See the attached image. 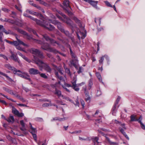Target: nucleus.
<instances>
[{
    "label": "nucleus",
    "mask_w": 145,
    "mask_h": 145,
    "mask_svg": "<svg viewBox=\"0 0 145 145\" xmlns=\"http://www.w3.org/2000/svg\"><path fill=\"white\" fill-rule=\"evenodd\" d=\"M30 52L31 53L33 56V60L36 64L37 62H39V60H40L37 56L41 59H43L44 57L43 54L39 50L35 48H31L29 50Z\"/></svg>",
    "instance_id": "f257e3e1"
},
{
    "label": "nucleus",
    "mask_w": 145,
    "mask_h": 145,
    "mask_svg": "<svg viewBox=\"0 0 145 145\" xmlns=\"http://www.w3.org/2000/svg\"><path fill=\"white\" fill-rule=\"evenodd\" d=\"M35 21L36 22L37 24L44 27L49 30L52 31L54 29V27L50 24H48L44 20H43V22H41L40 20L36 19Z\"/></svg>",
    "instance_id": "f03ea898"
},
{
    "label": "nucleus",
    "mask_w": 145,
    "mask_h": 145,
    "mask_svg": "<svg viewBox=\"0 0 145 145\" xmlns=\"http://www.w3.org/2000/svg\"><path fill=\"white\" fill-rule=\"evenodd\" d=\"M39 62H37L36 64L40 67L44 68L48 72H51L52 69L46 63H44L41 60H39Z\"/></svg>",
    "instance_id": "7ed1b4c3"
},
{
    "label": "nucleus",
    "mask_w": 145,
    "mask_h": 145,
    "mask_svg": "<svg viewBox=\"0 0 145 145\" xmlns=\"http://www.w3.org/2000/svg\"><path fill=\"white\" fill-rule=\"evenodd\" d=\"M63 8L65 10L69 15H71L72 13L69 11V9H71L69 5V2L68 0H65L63 2Z\"/></svg>",
    "instance_id": "20e7f679"
},
{
    "label": "nucleus",
    "mask_w": 145,
    "mask_h": 145,
    "mask_svg": "<svg viewBox=\"0 0 145 145\" xmlns=\"http://www.w3.org/2000/svg\"><path fill=\"white\" fill-rule=\"evenodd\" d=\"M36 41L37 42L41 45V48L42 49L47 51H50L51 48L49 44H44L43 42L40 40H36Z\"/></svg>",
    "instance_id": "39448f33"
},
{
    "label": "nucleus",
    "mask_w": 145,
    "mask_h": 145,
    "mask_svg": "<svg viewBox=\"0 0 145 145\" xmlns=\"http://www.w3.org/2000/svg\"><path fill=\"white\" fill-rule=\"evenodd\" d=\"M76 76H75L73 77V80L71 81L72 83V88L74 89L75 91H78L79 90V88L77 87V84H76Z\"/></svg>",
    "instance_id": "423d86ee"
},
{
    "label": "nucleus",
    "mask_w": 145,
    "mask_h": 145,
    "mask_svg": "<svg viewBox=\"0 0 145 145\" xmlns=\"http://www.w3.org/2000/svg\"><path fill=\"white\" fill-rule=\"evenodd\" d=\"M16 38L17 41H13V45L15 46L16 47L20 44L24 46H26L27 47H29V45L28 44L24 43L22 41H21L20 39L18 38L17 37H16Z\"/></svg>",
    "instance_id": "0eeeda50"
},
{
    "label": "nucleus",
    "mask_w": 145,
    "mask_h": 145,
    "mask_svg": "<svg viewBox=\"0 0 145 145\" xmlns=\"http://www.w3.org/2000/svg\"><path fill=\"white\" fill-rule=\"evenodd\" d=\"M29 125L30 127V132L32 134L34 140L36 142L37 141V135L36 133H37V130L36 128H33L32 126V125L30 123H29Z\"/></svg>",
    "instance_id": "6e6552de"
},
{
    "label": "nucleus",
    "mask_w": 145,
    "mask_h": 145,
    "mask_svg": "<svg viewBox=\"0 0 145 145\" xmlns=\"http://www.w3.org/2000/svg\"><path fill=\"white\" fill-rule=\"evenodd\" d=\"M5 67L7 69L12 71L14 74H16V73L18 72H21L20 70H17L14 67L11 66L10 64L5 65Z\"/></svg>",
    "instance_id": "1a4fd4ad"
},
{
    "label": "nucleus",
    "mask_w": 145,
    "mask_h": 145,
    "mask_svg": "<svg viewBox=\"0 0 145 145\" xmlns=\"http://www.w3.org/2000/svg\"><path fill=\"white\" fill-rule=\"evenodd\" d=\"M43 36L47 41H49L51 44H53L54 45H55V43L57 44L58 45H59L58 43L57 42L53 39H50V37L46 35H43Z\"/></svg>",
    "instance_id": "9d476101"
},
{
    "label": "nucleus",
    "mask_w": 145,
    "mask_h": 145,
    "mask_svg": "<svg viewBox=\"0 0 145 145\" xmlns=\"http://www.w3.org/2000/svg\"><path fill=\"white\" fill-rule=\"evenodd\" d=\"M12 112L18 117H22L24 116L23 113H20L14 106L12 107Z\"/></svg>",
    "instance_id": "9b49d317"
},
{
    "label": "nucleus",
    "mask_w": 145,
    "mask_h": 145,
    "mask_svg": "<svg viewBox=\"0 0 145 145\" xmlns=\"http://www.w3.org/2000/svg\"><path fill=\"white\" fill-rule=\"evenodd\" d=\"M20 72L24 74H24L18 73L17 72L16 73V74L22 78L26 79L29 80V81L31 82V79L29 78V76L28 74L24 72H22L21 71Z\"/></svg>",
    "instance_id": "f8f14e48"
},
{
    "label": "nucleus",
    "mask_w": 145,
    "mask_h": 145,
    "mask_svg": "<svg viewBox=\"0 0 145 145\" xmlns=\"http://www.w3.org/2000/svg\"><path fill=\"white\" fill-rule=\"evenodd\" d=\"M29 72L30 74H40V72L38 70L33 68L30 69L29 70Z\"/></svg>",
    "instance_id": "ddd939ff"
},
{
    "label": "nucleus",
    "mask_w": 145,
    "mask_h": 145,
    "mask_svg": "<svg viewBox=\"0 0 145 145\" xmlns=\"http://www.w3.org/2000/svg\"><path fill=\"white\" fill-rule=\"evenodd\" d=\"M4 21L6 22H8L12 24H14L19 26H21L22 24L21 23H17L16 22H14L13 20L9 19L6 18L5 19Z\"/></svg>",
    "instance_id": "4468645a"
},
{
    "label": "nucleus",
    "mask_w": 145,
    "mask_h": 145,
    "mask_svg": "<svg viewBox=\"0 0 145 145\" xmlns=\"http://www.w3.org/2000/svg\"><path fill=\"white\" fill-rule=\"evenodd\" d=\"M52 65L54 67L55 69L59 71L61 74L62 75L63 74V68L61 66H59L58 67L53 64H52Z\"/></svg>",
    "instance_id": "2eb2a0df"
},
{
    "label": "nucleus",
    "mask_w": 145,
    "mask_h": 145,
    "mask_svg": "<svg viewBox=\"0 0 145 145\" xmlns=\"http://www.w3.org/2000/svg\"><path fill=\"white\" fill-rule=\"evenodd\" d=\"M77 34L78 38L80 40V39H84L86 37V34L84 33H83L81 31L79 32Z\"/></svg>",
    "instance_id": "dca6fc26"
},
{
    "label": "nucleus",
    "mask_w": 145,
    "mask_h": 145,
    "mask_svg": "<svg viewBox=\"0 0 145 145\" xmlns=\"http://www.w3.org/2000/svg\"><path fill=\"white\" fill-rule=\"evenodd\" d=\"M6 121L9 123H12L14 122L15 119L13 116L10 115L7 118Z\"/></svg>",
    "instance_id": "f3484780"
},
{
    "label": "nucleus",
    "mask_w": 145,
    "mask_h": 145,
    "mask_svg": "<svg viewBox=\"0 0 145 145\" xmlns=\"http://www.w3.org/2000/svg\"><path fill=\"white\" fill-rule=\"evenodd\" d=\"M125 124L123 123L121 124V126H122V128L119 127V129L120 131L123 135L125 133L124 131V130H125L126 129V128L125 126Z\"/></svg>",
    "instance_id": "a211bd4d"
},
{
    "label": "nucleus",
    "mask_w": 145,
    "mask_h": 145,
    "mask_svg": "<svg viewBox=\"0 0 145 145\" xmlns=\"http://www.w3.org/2000/svg\"><path fill=\"white\" fill-rule=\"evenodd\" d=\"M84 92L85 93L86 97L85 98L86 101L88 102V103H89L90 101V99L91 98L89 95V93H86V88H85Z\"/></svg>",
    "instance_id": "6ab92c4d"
},
{
    "label": "nucleus",
    "mask_w": 145,
    "mask_h": 145,
    "mask_svg": "<svg viewBox=\"0 0 145 145\" xmlns=\"http://www.w3.org/2000/svg\"><path fill=\"white\" fill-rule=\"evenodd\" d=\"M11 57L14 61L20 63V61L17 56V54L15 55L14 54H12V55H11Z\"/></svg>",
    "instance_id": "aec40b11"
},
{
    "label": "nucleus",
    "mask_w": 145,
    "mask_h": 145,
    "mask_svg": "<svg viewBox=\"0 0 145 145\" xmlns=\"http://www.w3.org/2000/svg\"><path fill=\"white\" fill-rule=\"evenodd\" d=\"M98 2V1H94L92 0H90L89 3L93 7H95L96 8H97V5Z\"/></svg>",
    "instance_id": "412c9836"
},
{
    "label": "nucleus",
    "mask_w": 145,
    "mask_h": 145,
    "mask_svg": "<svg viewBox=\"0 0 145 145\" xmlns=\"http://www.w3.org/2000/svg\"><path fill=\"white\" fill-rule=\"evenodd\" d=\"M18 55L20 56L23 59L25 60L27 62L30 63L31 62V60L29 59L27 57H26L25 56L23 55L22 53L20 52H18Z\"/></svg>",
    "instance_id": "4be33fe9"
},
{
    "label": "nucleus",
    "mask_w": 145,
    "mask_h": 145,
    "mask_svg": "<svg viewBox=\"0 0 145 145\" xmlns=\"http://www.w3.org/2000/svg\"><path fill=\"white\" fill-rule=\"evenodd\" d=\"M117 105H116V104L115 103L112 108V114L114 115H115L117 109L119 107V106H118L117 108L116 106Z\"/></svg>",
    "instance_id": "5701e85b"
},
{
    "label": "nucleus",
    "mask_w": 145,
    "mask_h": 145,
    "mask_svg": "<svg viewBox=\"0 0 145 145\" xmlns=\"http://www.w3.org/2000/svg\"><path fill=\"white\" fill-rule=\"evenodd\" d=\"M0 74L6 77V78H7V79L10 82H12L13 81V80L11 78H10L9 76H8L7 75V74H6L5 73H3L1 72L0 71Z\"/></svg>",
    "instance_id": "b1692460"
},
{
    "label": "nucleus",
    "mask_w": 145,
    "mask_h": 145,
    "mask_svg": "<svg viewBox=\"0 0 145 145\" xmlns=\"http://www.w3.org/2000/svg\"><path fill=\"white\" fill-rule=\"evenodd\" d=\"M29 4L32 6L37 8V9H41V7H40L38 6V5H37L33 3L32 1H29Z\"/></svg>",
    "instance_id": "393cba45"
},
{
    "label": "nucleus",
    "mask_w": 145,
    "mask_h": 145,
    "mask_svg": "<svg viewBox=\"0 0 145 145\" xmlns=\"http://www.w3.org/2000/svg\"><path fill=\"white\" fill-rule=\"evenodd\" d=\"M58 29L61 32L63 31V27L61 25V24L59 22L57 25Z\"/></svg>",
    "instance_id": "a878e982"
},
{
    "label": "nucleus",
    "mask_w": 145,
    "mask_h": 145,
    "mask_svg": "<svg viewBox=\"0 0 145 145\" xmlns=\"http://www.w3.org/2000/svg\"><path fill=\"white\" fill-rule=\"evenodd\" d=\"M55 74L56 77L61 80H64L62 76H60L59 75L58 72L55 71Z\"/></svg>",
    "instance_id": "bb28decb"
},
{
    "label": "nucleus",
    "mask_w": 145,
    "mask_h": 145,
    "mask_svg": "<svg viewBox=\"0 0 145 145\" xmlns=\"http://www.w3.org/2000/svg\"><path fill=\"white\" fill-rule=\"evenodd\" d=\"M54 93L56 95L59 97H60L61 95V91L57 89L56 88V89Z\"/></svg>",
    "instance_id": "cd10ccee"
},
{
    "label": "nucleus",
    "mask_w": 145,
    "mask_h": 145,
    "mask_svg": "<svg viewBox=\"0 0 145 145\" xmlns=\"http://www.w3.org/2000/svg\"><path fill=\"white\" fill-rule=\"evenodd\" d=\"M96 75L100 82H102V78L100 74L98 72H97L96 73Z\"/></svg>",
    "instance_id": "c85d7f7f"
},
{
    "label": "nucleus",
    "mask_w": 145,
    "mask_h": 145,
    "mask_svg": "<svg viewBox=\"0 0 145 145\" xmlns=\"http://www.w3.org/2000/svg\"><path fill=\"white\" fill-rule=\"evenodd\" d=\"M131 121H137L136 116L133 115H131L130 116Z\"/></svg>",
    "instance_id": "c756f323"
},
{
    "label": "nucleus",
    "mask_w": 145,
    "mask_h": 145,
    "mask_svg": "<svg viewBox=\"0 0 145 145\" xmlns=\"http://www.w3.org/2000/svg\"><path fill=\"white\" fill-rule=\"evenodd\" d=\"M73 19L75 21V22L79 25L80 27L81 26V24L80 23V21L77 18L75 17H74Z\"/></svg>",
    "instance_id": "7c9ffc66"
},
{
    "label": "nucleus",
    "mask_w": 145,
    "mask_h": 145,
    "mask_svg": "<svg viewBox=\"0 0 145 145\" xmlns=\"http://www.w3.org/2000/svg\"><path fill=\"white\" fill-rule=\"evenodd\" d=\"M65 120V118H58L57 117H56L55 118H53L52 120H51L52 121H53L55 120H59V121H63L64 120Z\"/></svg>",
    "instance_id": "2f4dec72"
},
{
    "label": "nucleus",
    "mask_w": 145,
    "mask_h": 145,
    "mask_svg": "<svg viewBox=\"0 0 145 145\" xmlns=\"http://www.w3.org/2000/svg\"><path fill=\"white\" fill-rule=\"evenodd\" d=\"M106 138L107 140L108 141V142L111 144L116 145L117 144V143L116 142H111L109 138L107 137H106Z\"/></svg>",
    "instance_id": "473e14b6"
},
{
    "label": "nucleus",
    "mask_w": 145,
    "mask_h": 145,
    "mask_svg": "<svg viewBox=\"0 0 145 145\" xmlns=\"http://www.w3.org/2000/svg\"><path fill=\"white\" fill-rule=\"evenodd\" d=\"M26 12L27 13H29V14H33V15H37L38 14V13H37L36 12H33L32 10H27L26 11Z\"/></svg>",
    "instance_id": "72a5a7b5"
},
{
    "label": "nucleus",
    "mask_w": 145,
    "mask_h": 145,
    "mask_svg": "<svg viewBox=\"0 0 145 145\" xmlns=\"http://www.w3.org/2000/svg\"><path fill=\"white\" fill-rule=\"evenodd\" d=\"M92 139L93 141L95 143V142H97L98 144L99 143L98 140L99 138L97 137H93L92 138Z\"/></svg>",
    "instance_id": "f704fd0d"
},
{
    "label": "nucleus",
    "mask_w": 145,
    "mask_h": 145,
    "mask_svg": "<svg viewBox=\"0 0 145 145\" xmlns=\"http://www.w3.org/2000/svg\"><path fill=\"white\" fill-rule=\"evenodd\" d=\"M101 19L99 18H95V22L96 23H99V25H100L101 23Z\"/></svg>",
    "instance_id": "c9c22d12"
},
{
    "label": "nucleus",
    "mask_w": 145,
    "mask_h": 145,
    "mask_svg": "<svg viewBox=\"0 0 145 145\" xmlns=\"http://www.w3.org/2000/svg\"><path fill=\"white\" fill-rule=\"evenodd\" d=\"M105 57V56H104L100 58V59L99 60V62L100 64H103V62L104 60V58Z\"/></svg>",
    "instance_id": "e433bc0d"
},
{
    "label": "nucleus",
    "mask_w": 145,
    "mask_h": 145,
    "mask_svg": "<svg viewBox=\"0 0 145 145\" xmlns=\"http://www.w3.org/2000/svg\"><path fill=\"white\" fill-rule=\"evenodd\" d=\"M49 51L51 52H53L55 54H57V53H59V52L57 50L52 48H51Z\"/></svg>",
    "instance_id": "4c0bfd02"
},
{
    "label": "nucleus",
    "mask_w": 145,
    "mask_h": 145,
    "mask_svg": "<svg viewBox=\"0 0 145 145\" xmlns=\"http://www.w3.org/2000/svg\"><path fill=\"white\" fill-rule=\"evenodd\" d=\"M6 91L11 94L15 95V94L14 93L13 91L12 90L7 88L6 89Z\"/></svg>",
    "instance_id": "58836bf2"
},
{
    "label": "nucleus",
    "mask_w": 145,
    "mask_h": 145,
    "mask_svg": "<svg viewBox=\"0 0 145 145\" xmlns=\"http://www.w3.org/2000/svg\"><path fill=\"white\" fill-rule=\"evenodd\" d=\"M49 21H50V23H52L56 25H57V24H58V23H59V22L56 20L52 21L51 20H49Z\"/></svg>",
    "instance_id": "ea45409f"
},
{
    "label": "nucleus",
    "mask_w": 145,
    "mask_h": 145,
    "mask_svg": "<svg viewBox=\"0 0 145 145\" xmlns=\"http://www.w3.org/2000/svg\"><path fill=\"white\" fill-rule=\"evenodd\" d=\"M64 68L66 71V72L67 73L69 76H71V74L70 72V71L69 69L68 68H66L65 69V65H64Z\"/></svg>",
    "instance_id": "a19ab883"
},
{
    "label": "nucleus",
    "mask_w": 145,
    "mask_h": 145,
    "mask_svg": "<svg viewBox=\"0 0 145 145\" xmlns=\"http://www.w3.org/2000/svg\"><path fill=\"white\" fill-rule=\"evenodd\" d=\"M40 76L45 79H47L48 78V76L44 73H40L39 74Z\"/></svg>",
    "instance_id": "79ce46f5"
},
{
    "label": "nucleus",
    "mask_w": 145,
    "mask_h": 145,
    "mask_svg": "<svg viewBox=\"0 0 145 145\" xmlns=\"http://www.w3.org/2000/svg\"><path fill=\"white\" fill-rule=\"evenodd\" d=\"M105 3L108 7H113L112 5L110 3L107 1H104Z\"/></svg>",
    "instance_id": "37998d69"
},
{
    "label": "nucleus",
    "mask_w": 145,
    "mask_h": 145,
    "mask_svg": "<svg viewBox=\"0 0 145 145\" xmlns=\"http://www.w3.org/2000/svg\"><path fill=\"white\" fill-rule=\"evenodd\" d=\"M25 35L26 36L27 39L28 40H31L33 39L31 36L29 35L27 33Z\"/></svg>",
    "instance_id": "c03bdc74"
},
{
    "label": "nucleus",
    "mask_w": 145,
    "mask_h": 145,
    "mask_svg": "<svg viewBox=\"0 0 145 145\" xmlns=\"http://www.w3.org/2000/svg\"><path fill=\"white\" fill-rule=\"evenodd\" d=\"M61 32L62 33H64L67 36H69V34L68 31H65L64 29H63V31Z\"/></svg>",
    "instance_id": "a18cd8bd"
},
{
    "label": "nucleus",
    "mask_w": 145,
    "mask_h": 145,
    "mask_svg": "<svg viewBox=\"0 0 145 145\" xmlns=\"http://www.w3.org/2000/svg\"><path fill=\"white\" fill-rule=\"evenodd\" d=\"M18 31L20 33L23 34L24 35L27 34V33L25 32L22 29H18Z\"/></svg>",
    "instance_id": "49530a36"
},
{
    "label": "nucleus",
    "mask_w": 145,
    "mask_h": 145,
    "mask_svg": "<svg viewBox=\"0 0 145 145\" xmlns=\"http://www.w3.org/2000/svg\"><path fill=\"white\" fill-rule=\"evenodd\" d=\"M39 2L41 4L43 5H44L45 6H47L48 5V4L47 3H46L45 2H44L43 1H41V0H40L39 1Z\"/></svg>",
    "instance_id": "de8ad7c7"
},
{
    "label": "nucleus",
    "mask_w": 145,
    "mask_h": 145,
    "mask_svg": "<svg viewBox=\"0 0 145 145\" xmlns=\"http://www.w3.org/2000/svg\"><path fill=\"white\" fill-rule=\"evenodd\" d=\"M3 35V33L1 32H0V42H3L2 37Z\"/></svg>",
    "instance_id": "09e8293b"
},
{
    "label": "nucleus",
    "mask_w": 145,
    "mask_h": 145,
    "mask_svg": "<svg viewBox=\"0 0 145 145\" xmlns=\"http://www.w3.org/2000/svg\"><path fill=\"white\" fill-rule=\"evenodd\" d=\"M80 101L81 104L83 108H84V106L85 105V103H84V101L82 99H80Z\"/></svg>",
    "instance_id": "8fccbe9b"
},
{
    "label": "nucleus",
    "mask_w": 145,
    "mask_h": 145,
    "mask_svg": "<svg viewBox=\"0 0 145 145\" xmlns=\"http://www.w3.org/2000/svg\"><path fill=\"white\" fill-rule=\"evenodd\" d=\"M16 48L18 50H19L24 51V50H23V49L19 45H18V46H16Z\"/></svg>",
    "instance_id": "3c124183"
},
{
    "label": "nucleus",
    "mask_w": 145,
    "mask_h": 145,
    "mask_svg": "<svg viewBox=\"0 0 145 145\" xmlns=\"http://www.w3.org/2000/svg\"><path fill=\"white\" fill-rule=\"evenodd\" d=\"M50 105V104L47 103H45L42 105V106L43 107H47L49 106Z\"/></svg>",
    "instance_id": "603ef678"
},
{
    "label": "nucleus",
    "mask_w": 145,
    "mask_h": 145,
    "mask_svg": "<svg viewBox=\"0 0 145 145\" xmlns=\"http://www.w3.org/2000/svg\"><path fill=\"white\" fill-rule=\"evenodd\" d=\"M16 97L18 98V99H20V100L23 101H24V99L22 97H21L20 95H16Z\"/></svg>",
    "instance_id": "864d4df0"
},
{
    "label": "nucleus",
    "mask_w": 145,
    "mask_h": 145,
    "mask_svg": "<svg viewBox=\"0 0 145 145\" xmlns=\"http://www.w3.org/2000/svg\"><path fill=\"white\" fill-rule=\"evenodd\" d=\"M82 71H83L82 68L81 67H79V68L78 69V71H77V72L78 74H80V73L82 72Z\"/></svg>",
    "instance_id": "5fc2aeb1"
},
{
    "label": "nucleus",
    "mask_w": 145,
    "mask_h": 145,
    "mask_svg": "<svg viewBox=\"0 0 145 145\" xmlns=\"http://www.w3.org/2000/svg\"><path fill=\"white\" fill-rule=\"evenodd\" d=\"M5 29L3 26L2 25H0V30L2 32Z\"/></svg>",
    "instance_id": "6e6d98bb"
},
{
    "label": "nucleus",
    "mask_w": 145,
    "mask_h": 145,
    "mask_svg": "<svg viewBox=\"0 0 145 145\" xmlns=\"http://www.w3.org/2000/svg\"><path fill=\"white\" fill-rule=\"evenodd\" d=\"M120 98H121L120 96L118 97V98H117V100H116V102L115 103V104H116V105L118 104V102L119 101L120 99Z\"/></svg>",
    "instance_id": "4d7b16f0"
},
{
    "label": "nucleus",
    "mask_w": 145,
    "mask_h": 145,
    "mask_svg": "<svg viewBox=\"0 0 145 145\" xmlns=\"http://www.w3.org/2000/svg\"><path fill=\"white\" fill-rule=\"evenodd\" d=\"M3 32L5 33L6 34H8L10 33L11 31L10 30L7 31L5 29Z\"/></svg>",
    "instance_id": "13d9d810"
},
{
    "label": "nucleus",
    "mask_w": 145,
    "mask_h": 145,
    "mask_svg": "<svg viewBox=\"0 0 145 145\" xmlns=\"http://www.w3.org/2000/svg\"><path fill=\"white\" fill-rule=\"evenodd\" d=\"M142 119V116H140V117H139V119H137V121H137L138 122H139L140 123L142 122H141V120Z\"/></svg>",
    "instance_id": "bf43d9fd"
},
{
    "label": "nucleus",
    "mask_w": 145,
    "mask_h": 145,
    "mask_svg": "<svg viewBox=\"0 0 145 145\" xmlns=\"http://www.w3.org/2000/svg\"><path fill=\"white\" fill-rule=\"evenodd\" d=\"M66 18L67 20V21L66 22V23L70 25L71 24V20L69 19H67V18Z\"/></svg>",
    "instance_id": "052dcab7"
},
{
    "label": "nucleus",
    "mask_w": 145,
    "mask_h": 145,
    "mask_svg": "<svg viewBox=\"0 0 145 145\" xmlns=\"http://www.w3.org/2000/svg\"><path fill=\"white\" fill-rule=\"evenodd\" d=\"M141 127L143 129H145V126L142 122L140 123Z\"/></svg>",
    "instance_id": "680f3d73"
},
{
    "label": "nucleus",
    "mask_w": 145,
    "mask_h": 145,
    "mask_svg": "<svg viewBox=\"0 0 145 145\" xmlns=\"http://www.w3.org/2000/svg\"><path fill=\"white\" fill-rule=\"evenodd\" d=\"M76 103L75 104H74L76 106H79V103L78 102V98H77L76 99Z\"/></svg>",
    "instance_id": "e2e57ef3"
},
{
    "label": "nucleus",
    "mask_w": 145,
    "mask_h": 145,
    "mask_svg": "<svg viewBox=\"0 0 145 145\" xmlns=\"http://www.w3.org/2000/svg\"><path fill=\"white\" fill-rule=\"evenodd\" d=\"M20 123L22 127H25V123H24L23 120H21L20 121Z\"/></svg>",
    "instance_id": "0e129e2a"
},
{
    "label": "nucleus",
    "mask_w": 145,
    "mask_h": 145,
    "mask_svg": "<svg viewBox=\"0 0 145 145\" xmlns=\"http://www.w3.org/2000/svg\"><path fill=\"white\" fill-rule=\"evenodd\" d=\"M92 84V82H90L89 83V86H88V88L89 89V90L91 89V87Z\"/></svg>",
    "instance_id": "69168bd1"
},
{
    "label": "nucleus",
    "mask_w": 145,
    "mask_h": 145,
    "mask_svg": "<svg viewBox=\"0 0 145 145\" xmlns=\"http://www.w3.org/2000/svg\"><path fill=\"white\" fill-rule=\"evenodd\" d=\"M0 102L2 103L3 104L5 105H7V104L5 101H4V100H1L0 99Z\"/></svg>",
    "instance_id": "338daca9"
},
{
    "label": "nucleus",
    "mask_w": 145,
    "mask_h": 145,
    "mask_svg": "<svg viewBox=\"0 0 145 145\" xmlns=\"http://www.w3.org/2000/svg\"><path fill=\"white\" fill-rule=\"evenodd\" d=\"M36 120L37 121H43L42 118H36Z\"/></svg>",
    "instance_id": "774afa93"
}]
</instances>
